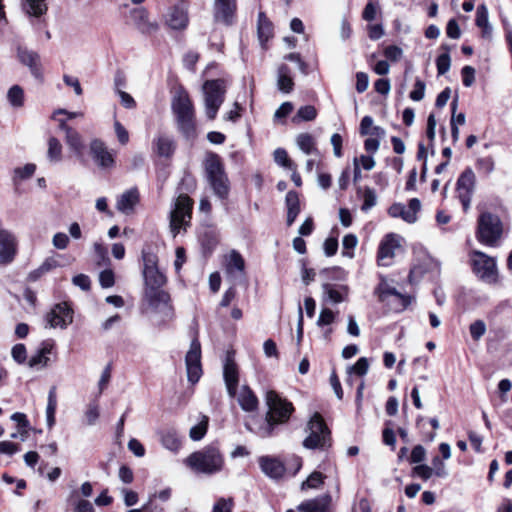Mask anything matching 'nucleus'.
<instances>
[{
  "label": "nucleus",
  "mask_w": 512,
  "mask_h": 512,
  "mask_svg": "<svg viewBox=\"0 0 512 512\" xmlns=\"http://www.w3.org/2000/svg\"><path fill=\"white\" fill-rule=\"evenodd\" d=\"M274 161L284 168L295 169V164L289 159L286 150L283 148H277L274 151Z\"/></svg>",
  "instance_id": "de8ad7c7"
},
{
  "label": "nucleus",
  "mask_w": 512,
  "mask_h": 512,
  "mask_svg": "<svg viewBox=\"0 0 512 512\" xmlns=\"http://www.w3.org/2000/svg\"><path fill=\"white\" fill-rule=\"evenodd\" d=\"M57 408L56 388L52 387L48 393V402L46 407V421L49 428L55 424V412Z\"/></svg>",
  "instance_id": "e433bc0d"
},
{
  "label": "nucleus",
  "mask_w": 512,
  "mask_h": 512,
  "mask_svg": "<svg viewBox=\"0 0 512 512\" xmlns=\"http://www.w3.org/2000/svg\"><path fill=\"white\" fill-rule=\"evenodd\" d=\"M287 207V225L291 226L300 213V201L298 193L289 191L285 197Z\"/></svg>",
  "instance_id": "7c9ffc66"
},
{
  "label": "nucleus",
  "mask_w": 512,
  "mask_h": 512,
  "mask_svg": "<svg viewBox=\"0 0 512 512\" xmlns=\"http://www.w3.org/2000/svg\"><path fill=\"white\" fill-rule=\"evenodd\" d=\"M469 261L473 273L484 283L495 285L499 282V271L494 257L486 253L473 250L469 254Z\"/></svg>",
  "instance_id": "39448f33"
},
{
  "label": "nucleus",
  "mask_w": 512,
  "mask_h": 512,
  "mask_svg": "<svg viewBox=\"0 0 512 512\" xmlns=\"http://www.w3.org/2000/svg\"><path fill=\"white\" fill-rule=\"evenodd\" d=\"M66 143L67 145L78 155L82 153L83 150V142L81 135L75 130H68L66 133Z\"/></svg>",
  "instance_id": "58836bf2"
},
{
  "label": "nucleus",
  "mask_w": 512,
  "mask_h": 512,
  "mask_svg": "<svg viewBox=\"0 0 512 512\" xmlns=\"http://www.w3.org/2000/svg\"><path fill=\"white\" fill-rule=\"evenodd\" d=\"M401 241L402 238L393 233L384 237L378 248L377 260L379 265L390 266L392 264L396 251L401 249Z\"/></svg>",
  "instance_id": "4468645a"
},
{
  "label": "nucleus",
  "mask_w": 512,
  "mask_h": 512,
  "mask_svg": "<svg viewBox=\"0 0 512 512\" xmlns=\"http://www.w3.org/2000/svg\"><path fill=\"white\" fill-rule=\"evenodd\" d=\"M298 148L305 154H318L315 138L309 133H300L296 136Z\"/></svg>",
  "instance_id": "72a5a7b5"
},
{
  "label": "nucleus",
  "mask_w": 512,
  "mask_h": 512,
  "mask_svg": "<svg viewBox=\"0 0 512 512\" xmlns=\"http://www.w3.org/2000/svg\"><path fill=\"white\" fill-rule=\"evenodd\" d=\"M324 295L333 303H340L344 300L343 294L332 284L326 283L322 286Z\"/></svg>",
  "instance_id": "09e8293b"
},
{
  "label": "nucleus",
  "mask_w": 512,
  "mask_h": 512,
  "mask_svg": "<svg viewBox=\"0 0 512 512\" xmlns=\"http://www.w3.org/2000/svg\"><path fill=\"white\" fill-rule=\"evenodd\" d=\"M162 445L173 452H177L181 447V440L178 432L173 428L164 429L160 432Z\"/></svg>",
  "instance_id": "2f4dec72"
},
{
  "label": "nucleus",
  "mask_w": 512,
  "mask_h": 512,
  "mask_svg": "<svg viewBox=\"0 0 512 512\" xmlns=\"http://www.w3.org/2000/svg\"><path fill=\"white\" fill-rule=\"evenodd\" d=\"M144 299L153 312L162 314V322L173 319L174 310L170 304V296L161 287L145 288Z\"/></svg>",
  "instance_id": "1a4fd4ad"
},
{
  "label": "nucleus",
  "mask_w": 512,
  "mask_h": 512,
  "mask_svg": "<svg viewBox=\"0 0 512 512\" xmlns=\"http://www.w3.org/2000/svg\"><path fill=\"white\" fill-rule=\"evenodd\" d=\"M469 330L473 340L478 341L486 332V324L477 320L470 325Z\"/></svg>",
  "instance_id": "864d4df0"
},
{
  "label": "nucleus",
  "mask_w": 512,
  "mask_h": 512,
  "mask_svg": "<svg viewBox=\"0 0 512 512\" xmlns=\"http://www.w3.org/2000/svg\"><path fill=\"white\" fill-rule=\"evenodd\" d=\"M36 170V166L34 164H26L23 167H19L15 169V175L20 179H26L31 177Z\"/></svg>",
  "instance_id": "e2e57ef3"
},
{
  "label": "nucleus",
  "mask_w": 512,
  "mask_h": 512,
  "mask_svg": "<svg viewBox=\"0 0 512 512\" xmlns=\"http://www.w3.org/2000/svg\"><path fill=\"white\" fill-rule=\"evenodd\" d=\"M330 503V495H322L302 502L297 509L299 512H329Z\"/></svg>",
  "instance_id": "bb28decb"
},
{
  "label": "nucleus",
  "mask_w": 512,
  "mask_h": 512,
  "mask_svg": "<svg viewBox=\"0 0 512 512\" xmlns=\"http://www.w3.org/2000/svg\"><path fill=\"white\" fill-rule=\"evenodd\" d=\"M308 432L309 435L303 441L305 448L325 449L330 446V430L319 413H315L308 422Z\"/></svg>",
  "instance_id": "6e6552de"
},
{
  "label": "nucleus",
  "mask_w": 512,
  "mask_h": 512,
  "mask_svg": "<svg viewBox=\"0 0 512 512\" xmlns=\"http://www.w3.org/2000/svg\"><path fill=\"white\" fill-rule=\"evenodd\" d=\"M17 56L22 64L29 67L31 74L35 78L42 79V72L39 66V55L36 52L18 48Z\"/></svg>",
  "instance_id": "393cba45"
},
{
  "label": "nucleus",
  "mask_w": 512,
  "mask_h": 512,
  "mask_svg": "<svg viewBox=\"0 0 512 512\" xmlns=\"http://www.w3.org/2000/svg\"><path fill=\"white\" fill-rule=\"evenodd\" d=\"M223 379L229 397L237 396V388L239 385V370L231 354L226 356L223 366Z\"/></svg>",
  "instance_id": "a211bd4d"
},
{
  "label": "nucleus",
  "mask_w": 512,
  "mask_h": 512,
  "mask_svg": "<svg viewBox=\"0 0 512 512\" xmlns=\"http://www.w3.org/2000/svg\"><path fill=\"white\" fill-rule=\"evenodd\" d=\"M100 416L99 406L96 401L90 402L86 406V410L84 412V423L87 426H93L96 424Z\"/></svg>",
  "instance_id": "ea45409f"
},
{
  "label": "nucleus",
  "mask_w": 512,
  "mask_h": 512,
  "mask_svg": "<svg viewBox=\"0 0 512 512\" xmlns=\"http://www.w3.org/2000/svg\"><path fill=\"white\" fill-rule=\"evenodd\" d=\"M99 283L103 288H110L115 283L114 273L111 269H105L99 274Z\"/></svg>",
  "instance_id": "bf43d9fd"
},
{
  "label": "nucleus",
  "mask_w": 512,
  "mask_h": 512,
  "mask_svg": "<svg viewBox=\"0 0 512 512\" xmlns=\"http://www.w3.org/2000/svg\"><path fill=\"white\" fill-rule=\"evenodd\" d=\"M23 11L33 17H40L47 11V4L45 0H23Z\"/></svg>",
  "instance_id": "f704fd0d"
},
{
  "label": "nucleus",
  "mask_w": 512,
  "mask_h": 512,
  "mask_svg": "<svg viewBox=\"0 0 512 512\" xmlns=\"http://www.w3.org/2000/svg\"><path fill=\"white\" fill-rule=\"evenodd\" d=\"M7 98L13 107H21L24 102V91L19 85H14L9 89Z\"/></svg>",
  "instance_id": "37998d69"
},
{
  "label": "nucleus",
  "mask_w": 512,
  "mask_h": 512,
  "mask_svg": "<svg viewBox=\"0 0 512 512\" xmlns=\"http://www.w3.org/2000/svg\"><path fill=\"white\" fill-rule=\"evenodd\" d=\"M433 473V468H430L427 465H417L413 468V475L420 477L423 480L429 479Z\"/></svg>",
  "instance_id": "0e129e2a"
},
{
  "label": "nucleus",
  "mask_w": 512,
  "mask_h": 512,
  "mask_svg": "<svg viewBox=\"0 0 512 512\" xmlns=\"http://www.w3.org/2000/svg\"><path fill=\"white\" fill-rule=\"evenodd\" d=\"M236 9L235 0H215L214 17L217 21L230 24Z\"/></svg>",
  "instance_id": "b1692460"
},
{
  "label": "nucleus",
  "mask_w": 512,
  "mask_h": 512,
  "mask_svg": "<svg viewBox=\"0 0 512 512\" xmlns=\"http://www.w3.org/2000/svg\"><path fill=\"white\" fill-rule=\"evenodd\" d=\"M11 420L16 422L19 427V433L22 440L27 436L26 428L29 426V421L24 413L16 412L11 415Z\"/></svg>",
  "instance_id": "8fccbe9b"
},
{
  "label": "nucleus",
  "mask_w": 512,
  "mask_h": 512,
  "mask_svg": "<svg viewBox=\"0 0 512 512\" xmlns=\"http://www.w3.org/2000/svg\"><path fill=\"white\" fill-rule=\"evenodd\" d=\"M121 493L123 495L124 504L127 507L134 506L138 502V494L135 491L123 488Z\"/></svg>",
  "instance_id": "774afa93"
},
{
  "label": "nucleus",
  "mask_w": 512,
  "mask_h": 512,
  "mask_svg": "<svg viewBox=\"0 0 512 512\" xmlns=\"http://www.w3.org/2000/svg\"><path fill=\"white\" fill-rule=\"evenodd\" d=\"M130 20L142 33H152L157 29V25L148 20L147 11L144 8L132 9Z\"/></svg>",
  "instance_id": "a878e982"
},
{
  "label": "nucleus",
  "mask_w": 512,
  "mask_h": 512,
  "mask_svg": "<svg viewBox=\"0 0 512 512\" xmlns=\"http://www.w3.org/2000/svg\"><path fill=\"white\" fill-rule=\"evenodd\" d=\"M259 465L262 472L272 479L281 478L286 471V468L281 461L269 456L261 457L259 459Z\"/></svg>",
  "instance_id": "4be33fe9"
},
{
  "label": "nucleus",
  "mask_w": 512,
  "mask_h": 512,
  "mask_svg": "<svg viewBox=\"0 0 512 512\" xmlns=\"http://www.w3.org/2000/svg\"><path fill=\"white\" fill-rule=\"evenodd\" d=\"M185 363L188 381L191 383L198 382L202 374V367L201 345L197 338L191 341L190 349L188 350L185 357Z\"/></svg>",
  "instance_id": "ddd939ff"
},
{
  "label": "nucleus",
  "mask_w": 512,
  "mask_h": 512,
  "mask_svg": "<svg viewBox=\"0 0 512 512\" xmlns=\"http://www.w3.org/2000/svg\"><path fill=\"white\" fill-rule=\"evenodd\" d=\"M475 186V174L471 169H466L457 181L456 192L462 203L463 210L470 207L471 196Z\"/></svg>",
  "instance_id": "2eb2a0df"
},
{
  "label": "nucleus",
  "mask_w": 512,
  "mask_h": 512,
  "mask_svg": "<svg viewBox=\"0 0 512 512\" xmlns=\"http://www.w3.org/2000/svg\"><path fill=\"white\" fill-rule=\"evenodd\" d=\"M424 95H425V83L422 80L417 79L413 90L410 92L409 97L413 101H421L424 98Z\"/></svg>",
  "instance_id": "052dcab7"
},
{
  "label": "nucleus",
  "mask_w": 512,
  "mask_h": 512,
  "mask_svg": "<svg viewBox=\"0 0 512 512\" xmlns=\"http://www.w3.org/2000/svg\"><path fill=\"white\" fill-rule=\"evenodd\" d=\"M90 151L95 162L103 169H108L114 165V156L99 139H94L90 143Z\"/></svg>",
  "instance_id": "6ab92c4d"
},
{
  "label": "nucleus",
  "mask_w": 512,
  "mask_h": 512,
  "mask_svg": "<svg viewBox=\"0 0 512 512\" xmlns=\"http://www.w3.org/2000/svg\"><path fill=\"white\" fill-rule=\"evenodd\" d=\"M234 502L232 498H220L213 506L212 512H232Z\"/></svg>",
  "instance_id": "13d9d810"
},
{
  "label": "nucleus",
  "mask_w": 512,
  "mask_h": 512,
  "mask_svg": "<svg viewBox=\"0 0 512 512\" xmlns=\"http://www.w3.org/2000/svg\"><path fill=\"white\" fill-rule=\"evenodd\" d=\"M334 320H335V313L328 308H323L320 311V314H319V317L317 320V325L320 327L330 325L334 322Z\"/></svg>",
  "instance_id": "4d7b16f0"
},
{
  "label": "nucleus",
  "mask_w": 512,
  "mask_h": 512,
  "mask_svg": "<svg viewBox=\"0 0 512 512\" xmlns=\"http://www.w3.org/2000/svg\"><path fill=\"white\" fill-rule=\"evenodd\" d=\"M57 266H59L58 261L54 257H49L39 266L38 269L30 274V278L36 280L41 275L51 271Z\"/></svg>",
  "instance_id": "c03bdc74"
},
{
  "label": "nucleus",
  "mask_w": 512,
  "mask_h": 512,
  "mask_svg": "<svg viewBox=\"0 0 512 512\" xmlns=\"http://www.w3.org/2000/svg\"><path fill=\"white\" fill-rule=\"evenodd\" d=\"M70 240L69 237L62 232L56 233L52 238V244L56 249H66Z\"/></svg>",
  "instance_id": "680f3d73"
},
{
  "label": "nucleus",
  "mask_w": 512,
  "mask_h": 512,
  "mask_svg": "<svg viewBox=\"0 0 512 512\" xmlns=\"http://www.w3.org/2000/svg\"><path fill=\"white\" fill-rule=\"evenodd\" d=\"M46 320L52 328L65 329L73 322V310L66 302L56 304L46 315Z\"/></svg>",
  "instance_id": "dca6fc26"
},
{
  "label": "nucleus",
  "mask_w": 512,
  "mask_h": 512,
  "mask_svg": "<svg viewBox=\"0 0 512 512\" xmlns=\"http://www.w3.org/2000/svg\"><path fill=\"white\" fill-rule=\"evenodd\" d=\"M272 23L266 18L265 14L260 12L258 15V37L263 44L272 36Z\"/></svg>",
  "instance_id": "c9c22d12"
},
{
  "label": "nucleus",
  "mask_w": 512,
  "mask_h": 512,
  "mask_svg": "<svg viewBox=\"0 0 512 512\" xmlns=\"http://www.w3.org/2000/svg\"><path fill=\"white\" fill-rule=\"evenodd\" d=\"M324 478L325 476L321 472L314 471L304 482H302L301 489L305 490L318 488L323 484Z\"/></svg>",
  "instance_id": "a18cd8bd"
},
{
  "label": "nucleus",
  "mask_w": 512,
  "mask_h": 512,
  "mask_svg": "<svg viewBox=\"0 0 512 512\" xmlns=\"http://www.w3.org/2000/svg\"><path fill=\"white\" fill-rule=\"evenodd\" d=\"M139 201V193L136 188L124 192L117 201V209L122 213H129Z\"/></svg>",
  "instance_id": "c756f323"
},
{
  "label": "nucleus",
  "mask_w": 512,
  "mask_h": 512,
  "mask_svg": "<svg viewBox=\"0 0 512 512\" xmlns=\"http://www.w3.org/2000/svg\"><path fill=\"white\" fill-rule=\"evenodd\" d=\"M265 402L268 411L265 416L266 424L260 429L261 437H270L273 435L275 426L286 423L294 411L293 404L279 396L274 390L266 392Z\"/></svg>",
  "instance_id": "f257e3e1"
},
{
  "label": "nucleus",
  "mask_w": 512,
  "mask_h": 512,
  "mask_svg": "<svg viewBox=\"0 0 512 512\" xmlns=\"http://www.w3.org/2000/svg\"><path fill=\"white\" fill-rule=\"evenodd\" d=\"M369 84L368 75L364 72L356 74V90L358 93H363L367 90Z\"/></svg>",
  "instance_id": "69168bd1"
},
{
  "label": "nucleus",
  "mask_w": 512,
  "mask_h": 512,
  "mask_svg": "<svg viewBox=\"0 0 512 512\" xmlns=\"http://www.w3.org/2000/svg\"><path fill=\"white\" fill-rule=\"evenodd\" d=\"M156 145L157 152L160 156L169 157L174 151V143L169 137H159Z\"/></svg>",
  "instance_id": "79ce46f5"
},
{
  "label": "nucleus",
  "mask_w": 512,
  "mask_h": 512,
  "mask_svg": "<svg viewBox=\"0 0 512 512\" xmlns=\"http://www.w3.org/2000/svg\"><path fill=\"white\" fill-rule=\"evenodd\" d=\"M205 114L208 119H215L225 99L226 83L222 79L207 80L203 84Z\"/></svg>",
  "instance_id": "0eeeda50"
},
{
  "label": "nucleus",
  "mask_w": 512,
  "mask_h": 512,
  "mask_svg": "<svg viewBox=\"0 0 512 512\" xmlns=\"http://www.w3.org/2000/svg\"><path fill=\"white\" fill-rule=\"evenodd\" d=\"M171 108L180 133L186 139H194L196 137L195 111L188 93L179 91L172 99Z\"/></svg>",
  "instance_id": "7ed1b4c3"
},
{
  "label": "nucleus",
  "mask_w": 512,
  "mask_h": 512,
  "mask_svg": "<svg viewBox=\"0 0 512 512\" xmlns=\"http://www.w3.org/2000/svg\"><path fill=\"white\" fill-rule=\"evenodd\" d=\"M205 172L209 185L216 196L225 199L229 193V182L220 157L211 153L205 160Z\"/></svg>",
  "instance_id": "20e7f679"
},
{
  "label": "nucleus",
  "mask_w": 512,
  "mask_h": 512,
  "mask_svg": "<svg viewBox=\"0 0 512 512\" xmlns=\"http://www.w3.org/2000/svg\"><path fill=\"white\" fill-rule=\"evenodd\" d=\"M208 427V417L204 416L202 421L198 423L197 425L193 426L190 429L189 436L193 441H199L201 440L206 432Z\"/></svg>",
  "instance_id": "49530a36"
},
{
  "label": "nucleus",
  "mask_w": 512,
  "mask_h": 512,
  "mask_svg": "<svg viewBox=\"0 0 512 512\" xmlns=\"http://www.w3.org/2000/svg\"><path fill=\"white\" fill-rule=\"evenodd\" d=\"M225 269L230 277L237 278L238 274L243 275L245 269V261L238 251L231 250L230 253L226 256Z\"/></svg>",
  "instance_id": "cd10ccee"
},
{
  "label": "nucleus",
  "mask_w": 512,
  "mask_h": 512,
  "mask_svg": "<svg viewBox=\"0 0 512 512\" xmlns=\"http://www.w3.org/2000/svg\"><path fill=\"white\" fill-rule=\"evenodd\" d=\"M16 254V243L14 236L3 229H0V263H10Z\"/></svg>",
  "instance_id": "412c9836"
},
{
  "label": "nucleus",
  "mask_w": 512,
  "mask_h": 512,
  "mask_svg": "<svg viewBox=\"0 0 512 512\" xmlns=\"http://www.w3.org/2000/svg\"><path fill=\"white\" fill-rule=\"evenodd\" d=\"M378 9V0H368V3L366 4L362 17L365 21H373L376 17Z\"/></svg>",
  "instance_id": "5fc2aeb1"
},
{
  "label": "nucleus",
  "mask_w": 512,
  "mask_h": 512,
  "mask_svg": "<svg viewBox=\"0 0 512 512\" xmlns=\"http://www.w3.org/2000/svg\"><path fill=\"white\" fill-rule=\"evenodd\" d=\"M11 355L14 361L18 364L25 363L27 359V351L25 345L21 343L14 345L11 350Z\"/></svg>",
  "instance_id": "603ef678"
},
{
  "label": "nucleus",
  "mask_w": 512,
  "mask_h": 512,
  "mask_svg": "<svg viewBox=\"0 0 512 512\" xmlns=\"http://www.w3.org/2000/svg\"><path fill=\"white\" fill-rule=\"evenodd\" d=\"M503 226L500 218L490 212L482 213L477 222L476 238L489 247H496L502 237Z\"/></svg>",
  "instance_id": "423d86ee"
},
{
  "label": "nucleus",
  "mask_w": 512,
  "mask_h": 512,
  "mask_svg": "<svg viewBox=\"0 0 512 512\" xmlns=\"http://www.w3.org/2000/svg\"><path fill=\"white\" fill-rule=\"evenodd\" d=\"M237 400L240 407L246 412H253L258 408V398L247 385L242 386Z\"/></svg>",
  "instance_id": "c85d7f7f"
},
{
  "label": "nucleus",
  "mask_w": 512,
  "mask_h": 512,
  "mask_svg": "<svg viewBox=\"0 0 512 512\" xmlns=\"http://www.w3.org/2000/svg\"><path fill=\"white\" fill-rule=\"evenodd\" d=\"M421 209L420 200L412 198L408 205L405 206L401 203H394L389 207L388 213L393 218H402L407 223H415L417 220V213Z\"/></svg>",
  "instance_id": "f3484780"
},
{
  "label": "nucleus",
  "mask_w": 512,
  "mask_h": 512,
  "mask_svg": "<svg viewBox=\"0 0 512 512\" xmlns=\"http://www.w3.org/2000/svg\"><path fill=\"white\" fill-rule=\"evenodd\" d=\"M53 347L54 343L50 340L42 342L37 352L30 357L28 366L30 368L37 369L47 367L49 363V355L51 354Z\"/></svg>",
  "instance_id": "5701e85b"
},
{
  "label": "nucleus",
  "mask_w": 512,
  "mask_h": 512,
  "mask_svg": "<svg viewBox=\"0 0 512 512\" xmlns=\"http://www.w3.org/2000/svg\"><path fill=\"white\" fill-rule=\"evenodd\" d=\"M317 117V110L312 105H305L298 109L296 116L293 117V122L299 121H312Z\"/></svg>",
  "instance_id": "a19ab883"
},
{
  "label": "nucleus",
  "mask_w": 512,
  "mask_h": 512,
  "mask_svg": "<svg viewBox=\"0 0 512 512\" xmlns=\"http://www.w3.org/2000/svg\"><path fill=\"white\" fill-rule=\"evenodd\" d=\"M47 157L51 162H59L62 158V145L55 137H50L48 140Z\"/></svg>",
  "instance_id": "4c0bfd02"
},
{
  "label": "nucleus",
  "mask_w": 512,
  "mask_h": 512,
  "mask_svg": "<svg viewBox=\"0 0 512 512\" xmlns=\"http://www.w3.org/2000/svg\"><path fill=\"white\" fill-rule=\"evenodd\" d=\"M277 87L283 93H290L293 90L294 82L290 75V69L285 64L278 68Z\"/></svg>",
  "instance_id": "473e14b6"
},
{
  "label": "nucleus",
  "mask_w": 512,
  "mask_h": 512,
  "mask_svg": "<svg viewBox=\"0 0 512 512\" xmlns=\"http://www.w3.org/2000/svg\"><path fill=\"white\" fill-rule=\"evenodd\" d=\"M184 464L196 474L213 475L222 471L224 456L215 444L191 453Z\"/></svg>",
  "instance_id": "f03ea898"
},
{
  "label": "nucleus",
  "mask_w": 512,
  "mask_h": 512,
  "mask_svg": "<svg viewBox=\"0 0 512 512\" xmlns=\"http://www.w3.org/2000/svg\"><path fill=\"white\" fill-rule=\"evenodd\" d=\"M193 201L186 194H180L170 213V228L174 236L181 228L186 229L192 217Z\"/></svg>",
  "instance_id": "9d476101"
},
{
  "label": "nucleus",
  "mask_w": 512,
  "mask_h": 512,
  "mask_svg": "<svg viewBox=\"0 0 512 512\" xmlns=\"http://www.w3.org/2000/svg\"><path fill=\"white\" fill-rule=\"evenodd\" d=\"M188 11L184 3L172 7L166 15L167 25L174 30L185 29L188 25Z\"/></svg>",
  "instance_id": "aec40b11"
},
{
  "label": "nucleus",
  "mask_w": 512,
  "mask_h": 512,
  "mask_svg": "<svg viewBox=\"0 0 512 512\" xmlns=\"http://www.w3.org/2000/svg\"><path fill=\"white\" fill-rule=\"evenodd\" d=\"M374 294L377 295L380 302L393 305L392 308L395 311H402L410 304V298L390 286L384 278H381L380 283L375 288Z\"/></svg>",
  "instance_id": "f8f14e48"
},
{
  "label": "nucleus",
  "mask_w": 512,
  "mask_h": 512,
  "mask_svg": "<svg viewBox=\"0 0 512 512\" xmlns=\"http://www.w3.org/2000/svg\"><path fill=\"white\" fill-rule=\"evenodd\" d=\"M403 51L400 47L396 45H390L385 48L384 55L391 61H397L401 58Z\"/></svg>",
  "instance_id": "338daca9"
},
{
  "label": "nucleus",
  "mask_w": 512,
  "mask_h": 512,
  "mask_svg": "<svg viewBox=\"0 0 512 512\" xmlns=\"http://www.w3.org/2000/svg\"><path fill=\"white\" fill-rule=\"evenodd\" d=\"M376 202L377 197L375 191L369 187L365 188L363 194V205L361 209L363 211H368L376 205Z\"/></svg>",
  "instance_id": "3c124183"
},
{
  "label": "nucleus",
  "mask_w": 512,
  "mask_h": 512,
  "mask_svg": "<svg viewBox=\"0 0 512 512\" xmlns=\"http://www.w3.org/2000/svg\"><path fill=\"white\" fill-rule=\"evenodd\" d=\"M143 277L145 288L162 287L166 276L158 268V257L151 251H142Z\"/></svg>",
  "instance_id": "9b49d317"
},
{
  "label": "nucleus",
  "mask_w": 512,
  "mask_h": 512,
  "mask_svg": "<svg viewBox=\"0 0 512 512\" xmlns=\"http://www.w3.org/2000/svg\"><path fill=\"white\" fill-rule=\"evenodd\" d=\"M369 368V363L367 358L361 357L357 360V362L349 368V373H355L359 376H363L367 373Z\"/></svg>",
  "instance_id": "6e6d98bb"
}]
</instances>
